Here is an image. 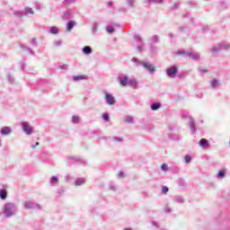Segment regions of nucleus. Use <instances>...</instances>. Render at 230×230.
<instances>
[{
	"label": "nucleus",
	"mask_w": 230,
	"mask_h": 230,
	"mask_svg": "<svg viewBox=\"0 0 230 230\" xmlns=\"http://www.w3.org/2000/svg\"><path fill=\"white\" fill-rule=\"evenodd\" d=\"M124 121H125L126 123H133V122H134V118H132V117H128V118H126V119H124Z\"/></svg>",
	"instance_id": "nucleus-44"
},
{
	"label": "nucleus",
	"mask_w": 230,
	"mask_h": 230,
	"mask_svg": "<svg viewBox=\"0 0 230 230\" xmlns=\"http://www.w3.org/2000/svg\"><path fill=\"white\" fill-rule=\"evenodd\" d=\"M1 136H10L12 134V128L5 126L0 129Z\"/></svg>",
	"instance_id": "nucleus-12"
},
{
	"label": "nucleus",
	"mask_w": 230,
	"mask_h": 230,
	"mask_svg": "<svg viewBox=\"0 0 230 230\" xmlns=\"http://www.w3.org/2000/svg\"><path fill=\"white\" fill-rule=\"evenodd\" d=\"M40 143L39 142H36L35 145L31 146V148H36L37 146H39Z\"/></svg>",
	"instance_id": "nucleus-61"
},
{
	"label": "nucleus",
	"mask_w": 230,
	"mask_h": 230,
	"mask_svg": "<svg viewBox=\"0 0 230 230\" xmlns=\"http://www.w3.org/2000/svg\"><path fill=\"white\" fill-rule=\"evenodd\" d=\"M116 30L114 29V27H112V26H107L106 27V31L108 32V33H110V35H112V33L115 31Z\"/></svg>",
	"instance_id": "nucleus-40"
},
{
	"label": "nucleus",
	"mask_w": 230,
	"mask_h": 230,
	"mask_svg": "<svg viewBox=\"0 0 230 230\" xmlns=\"http://www.w3.org/2000/svg\"><path fill=\"white\" fill-rule=\"evenodd\" d=\"M187 4L189 5V6H195V2H193V1H189V2H187Z\"/></svg>",
	"instance_id": "nucleus-55"
},
{
	"label": "nucleus",
	"mask_w": 230,
	"mask_h": 230,
	"mask_svg": "<svg viewBox=\"0 0 230 230\" xmlns=\"http://www.w3.org/2000/svg\"><path fill=\"white\" fill-rule=\"evenodd\" d=\"M4 189L0 190V199L1 200H6V198L8 197V193L6 192V185H3Z\"/></svg>",
	"instance_id": "nucleus-15"
},
{
	"label": "nucleus",
	"mask_w": 230,
	"mask_h": 230,
	"mask_svg": "<svg viewBox=\"0 0 230 230\" xmlns=\"http://www.w3.org/2000/svg\"><path fill=\"white\" fill-rule=\"evenodd\" d=\"M177 73H179V68L175 66H172L166 70L168 78H175L177 76Z\"/></svg>",
	"instance_id": "nucleus-5"
},
{
	"label": "nucleus",
	"mask_w": 230,
	"mask_h": 230,
	"mask_svg": "<svg viewBox=\"0 0 230 230\" xmlns=\"http://www.w3.org/2000/svg\"><path fill=\"white\" fill-rule=\"evenodd\" d=\"M68 159V164L71 166L72 164H76L85 163V161L82 160L80 157H75V156H70L67 158Z\"/></svg>",
	"instance_id": "nucleus-10"
},
{
	"label": "nucleus",
	"mask_w": 230,
	"mask_h": 230,
	"mask_svg": "<svg viewBox=\"0 0 230 230\" xmlns=\"http://www.w3.org/2000/svg\"><path fill=\"white\" fill-rule=\"evenodd\" d=\"M20 48H22V49H25V51H27L29 49L28 47H26L25 45H22V44L20 45Z\"/></svg>",
	"instance_id": "nucleus-59"
},
{
	"label": "nucleus",
	"mask_w": 230,
	"mask_h": 230,
	"mask_svg": "<svg viewBox=\"0 0 230 230\" xmlns=\"http://www.w3.org/2000/svg\"><path fill=\"white\" fill-rule=\"evenodd\" d=\"M128 85H129V87H132V89H137V80L134 78H129Z\"/></svg>",
	"instance_id": "nucleus-19"
},
{
	"label": "nucleus",
	"mask_w": 230,
	"mask_h": 230,
	"mask_svg": "<svg viewBox=\"0 0 230 230\" xmlns=\"http://www.w3.org/2000/svg\"><path fill=\"white\" fill-rule=\"evenodd\" d=\"M187 58H190V60H200V54L189 51V53H187Z\"/></svg>",
	"instance_id": "nucleus-11"
},
{
	"label": "nucleus",
	"mask_w": 230,
	"mask_h": 230,
	"mask_svg": "<svg viewBox=\"0 0 230 230\" xmlns=\"http://www.w3.org/2000/svg\"><path fill=\"white\" fill-rule=\"evenodd\" d=\"M80 119V117L76 116V115H74L72 117V121L73 123H78V120Z\"/></svg>",
	"instance_id": "nucleus-45"
},
{
	"label": "nucleus",
	"mask_w": 230,
	"mask_h": 230,
	"mask_svg": "<svg viewBox=\"0 0 230 230\" xmlns=\"http://www.w3.org/2000/svg\"><path fill=\"white\" fill-rule=\"evenodd\" d=\"M148 4H152L154 3L155 4H163L164 3V0H146Z\"/></svg>",
	"instance_id": "nucleus-29"
},
{
	"label": "nucleus",
	"mask_w": 230,
	"mask_h": 230,
	"mask_svg": "<svg viewBox=\"0 0 230 230\" xmlns=\"http://www.w3.org/2000/svg\"><path fill=\"white\" fill-rule=\"evenodd\" d=\"M150 40L154 44H159V42H160L159 36L156 34L153 35Z\"/></svg>",
	"instance_id": "nucleus-30"
},
{
	"label": "nucleus",
	"mask_w": 230,
	"mask_h": 230,
	"mask_svg": "<svg viewBox=\"0 0 230 230\" xmlns=\"http://www.w3.org/2000/svg\"><path fill=\"white\" fill-rule=\"evenodd\" d=\"M142 66L144 67V69H146V71H148L149 75H154V73H155V66H154V65H152L150 62H142Z\"/></svg>",
	"instance_id": "nucleus-6"
},
{
	"label": "nucleus",
	"mask_w": 230,
	"mask_h": 230,
	"mask_svg": "<svg viewBox=\"0 0 230 230\" xmlns=\"http://www.w3.org/2000/svg\"><path fill=\"white\" fill-rule=\"evenodd\" d=\"M17 211H19L17 205L13 202H6L4 206V218H12V217H15L17 215Z\"/></svg>",
	"instance_id": "nucleus-1"
},
{
	"label": "nucleus",
	"mask_w": 230,
	"mask_h": 230,
	"mask_svg": "<svg viewBox=\"0 0 230 230\" xmlns=\"http://www.w3.org/2000/svg\"><path fill=\"white\" fill-rule=\"evenodd\" d=\"M175 202H178L179 204H183L184 203V198L181 196H176L174 198Z\"/></svg>",
	"instance_id": "nucleus-35"
},
{
	"label": "nucleus",
	"mask_w": 230,
	"mask_h": 230,
	"mask_svg": "<svg viewBox=\"0 0 230 230\" xmlns=\"http://www.w3.org/2000/svg\"><path fill=\"white\" fill-rule=\"evenodd\" d=\"M181 118L183 119H189L188 125L190 127V132H192V134H195L197 132V127H196V124H195V120L191 117H190V114L188 113V111H181Z\"/></svg>",
	"instance_id": "nucleus-2"
},
{
	"label": "nucleus",
	"mask_w": 230,
	"mask_h": 230,
	"mask_svg": "<svg viewBox=\"0 0 230 230\" xmlns=\"http://www.w3.org/2000/svg\"><path fill=\"white\" fill-rule=\"evenodd\" d=\"M15 17H19L20 19L22 18V16L25 15L24 11H15L14 12Z\"/></svg>",
	"instance_id": "nucleus-34"
},
{
	"label": "nucleus",
	"mask_w": 230,
	"mask_h": 230,
	"mask_svg": "<svg viewBox=\"0 0 230 230\" xmlns=\"http://www.w3.org/2000/svg\"><path fill=\"white\" fill-rule=\"evenodd\" d=\"M21 69L22 71H24V69H26V63H24V61L21 62Z\"/></svg>",
	"instance_id": "nucleus-52"
},
{
	"label": "nucleus",
	"mask_w": 230,
	"mask_h": 230,
	"mask_svg": "<svg viewBox=\"0 0 230 230\" xmlns=\"http://www.w3.org/2000/svg\"><path fill=\"white\" fill-rule=\"evenodd\" d=\"M118 81L122 87H127L128 85V82L130 81V78H128V75H123L118 77Z\"/></svg>",
	"instance_id": "nucleus-8"
},
{
	"label": "nucleus",
	"mask_w": 230,
	"mask_h": 230,
	"mask_svg": "<svg viewBox=\"0 0 230 230\" xmlns=\"http://www.w3.org/2000/svg\"><path fill=\"white\" fill-rule=\"evenodd\" d=\"M27 51L30 52L31 55H32L33 57H35V52L31 49H27Z\"/></svg>",
	"instance_id": "nucleus-57"
},
{
	"label": "nucleus",
	"mask_w": 230,
	"mask_h": 230,
	"mask_svg": "<svg viewBox=\"0 0 230 230\" xmlns=\"http://www.w3.org/2000/svg\"><path fill=\"white\" fill-rule=\"evenodd\" d=\"M110 189L111 190V191H116V190H118V187H116L113 182H111Z\"/></svg>",
	"instance_id": "nucleus-46"
},
{
	"label": "nucleus",
	"mask_w": 230,
	"mask_h": 230,
	"mask_svg": "<svg viewBox=\"0 0 230 230\" xmlns=\"http://www.w3.org/2000/svg\"><path fill=\"white\" fill-rule=\"evenodd\" d=\"M226 173H227V169L223 168L222 170L218 171L217 174V179H224L226 177Z\"/></svg>",
	"instance_id": "nucleus-17"
},
{
	"label": "nucleus",
	"mask_w": 230,
	"mask_h": 230,
	"mask_svg": "<svg viewBox=\"0 0 230 230\" xmlns=\"http://www.w3.org/2000/svg\"><path fill=\"white\" fill-rule=\"evenodd\" d=\"M210 51L212 55H218V52L222 51L220 49L219 44L217 43L216 46H214L212 49H210Z\"/></svg>",
	"instance_id": "nucleus-20"
},
{
	"label": "nucleus",
	"mask_w": 230,
	"mask_h": 230,
	"mask_svg": "<svg viewBox=\"0 0 230 230\" xmlns=\"http://www.w3.org/2000/svg\"><path fill=\"white\" fill-rule=\"evenodd\" d=\"M75 186H82V184H85V179L78 178L75 181Z\"/></svg>",
	"instance_id": "nucleus-27"
},
{
	"label": "nucleus",
	"mask_w": 230,
	"mask_h": 230,
	"mask_svg": "<svg viewBox=\"0 0 230 230\" xmlns=\"http://www.w3.org/2000/svg\"><path fill=\"white\" fill-rule=\"evenodd\" d=\"M179 6H181V3L175 2L173 5L170 7V10L175 12V10H179Z\"/></svg>",
	"instance_id": "nucleus-32"
},
{
	"label": "nucleus",
	"mask_w": 230,
	"mask_h": 230,
	"mask_svg": "<svg viewBox=\"0 0 230 230\" xmlns=\"http://www.w3.org/2000/svg\"><path fill=\"white\" fill-rule=\"evenodd\" d=\"M119 177H123V172L120 171V172H119Z\"/></svg>",
	"instance_id": "nucleus-64"
},
{
	"label": "nucleus",
	"mask_w": 230,
	"mask_h": 230,
	"mask_svg": "<svg viewBox=\"0 0 230 230\" xmlns=\"http://www.w3.org/2000/svg\"><path fill=\"white\" fill-rule=\"evenodd\" d=\"M131 62H133L137 67H139L140 66H143V62H140V60L137 59V58H133L131 59Z\"/></svg>",
	"instance_id": "nucleus-31"
},
{
	"label": "nucleus",
	"mask_w": 230,
	"mask_h": 230,
	"mask_svg": "<svg viewBox=\"0 0 230 230\" xmlns=\"http://www.w3.org/2000/svg\"><path fill=\"white\" fill-rule=\"evenodd\" d=\"M55 182H58V177H57V176H52V177L50 178L49 183H50V184H55Z\"/></svg>",
	"instance_id": "nucleus-41"
},
{
	"label": "nucleus",
	"mask_w": 230,
	"mask_h": 230,
	"mask_svg": "<svg viewBox=\"0 0 230 230\" xmlns=\"http://www.w3.org/2000/svg\"><path fill=\"white\" fill-rule=\"evenodd\" d=\"M218 44H219V48H220L221 51H229L230 43L226 42V41H221Z\"/></svg>",
	"instance_id": "nucleus-14"
},
{
	"label": "nucleus",
	"mask_w": 230,
	"mask_h": 230,
	"mask_svg": "<svg viewBox=\"0 0 230 230\" xmlns=\"http://www.w3.org/2000/svg\"><path fill=\"white\" fill-rule=\"evenodd\" d=\"M189 52L190 50H178L177 55H186V57H188Z\"/></svg>",
	"instance_id": "nucleus-42"
},
{
	"label": "nucleus",
	"mask_w": 230,
	"mask_h": 230,
	"mask_svg": "<svg viewBox=\"0 0 230 230\" xmlns=\"http://www.w3.org/2000/svg\"><path fill=\"white\" fill-rule=\"evenodd\" d=\"M149 51L151 53H155L157 51V48L155 46H154V44L150 43L149 44Z\"/></svg>",
	"instance_id": "nucleus-39"
},
{
	"label": "nucleus",
	"mask_w": 230,
	"mask_h": 230,
	"mask_svg": "<svg viewBox=\"0 0 230 230\" xmlns=\"http://www.w3.org/2000/svg\"><path fill=\"white\" fill-rule=\"evenodd\" d=\"M102 119L103 121H105L106 123H109L111 117L109 116V113H103L102 114Z\"/></svg>",
	"instance_id": "nucleus-38"
},
{
	"label": "nucleus",
	"mask_w": 230,
	"mask_h": 230,
	"mask_svg": "<svg viewBox=\"0 0 230 230\" xmlns=\"http://www.w3.org/2000/svg\"><path fill=\"white\" fill-rule=\"evenodd\" d=\"M82 52L84 55H91V53H93V49L91 46H84L82 49Z\"/></svg>",
	"instance_id": "nucleus-21"
},
{
	"label": "nucleus",
	"mask_w": 230,
	"mask_h": 230,
	"mask_svg": "<svg viewBox=\"0 0 230 230\" xmlns=\"http://www.w3.org/2000/svg\"><path fill=\"white\" fill-rule=\"evenodd\" d=\"M191 155H185V157H184V163H185V164H190V163H191Z\"/></svg>",
	"instance_id": "nucleus-37"
},
{
	"label": "nucleus",
	"mask_w": 230,
	"mask_h": 230,
	"mask_svg": "<svg viewBox=\"0 0 230 230\" xmlns=\"http://www.w3.org/2000/svg\"><path fill=\"white\" fill-rule=\"evenodd\" d=\"M27 51L30 52L31 55H32L33 57H35V52L31 49H27Z\"/></svg>",
	"instance_id": "nucleus-56"
},
{
	"label": "nucleus",
	"mask_w": 230,
	"mask_h": 230,
	"mask_svg": "<svg viewBox=\"0 0 230 230\" xmlns=\"http://www.w3.org/2000/svg\"><path fill=\"white\" fill-rule=\"evenodd\" d=\"M119 12H120L122 13H127L128 9H127V7H120V8H119Z\"/></svg>",
	"instance_id": "nucleus-48"
},
{
	"label": "nucleus",
	"mask_w": 230,
	"mask_h": 230,
	"mask_svg": "<svg viewBox=\"0 0 230 230\" xmlns=\"http://www.w3.org/2000/svg\"><path fill=\"white\" fill-rule=\"evenodd\" d=\"M168 37L173 40L174 35L172 32H169Z\"/></svg>",
	"instance_id": "nucleus-60"
},
{
	"label": "nucleus",
	"mask_w": 230,
	"mask_h": 230,
	"mask_svg": "<svg viewBox=\"0 0 230 230\" xmlns=\"http://www.w3.org/2000/svg\"><path fill=\"white\" fill-rule=\"evenodd\" d=\"M22 128L27 136L33 134V128L28 124V122H22Z\"/></svg>",
	"instance_id": "nucleus-7"
},
{
	"label": "nucleus",
	"mask_w": 230,
	"mask_h": 230,
	"mask_svg": "<svg viewBox=\"0 0 230 230\" xmlns=\"http://www.w3.org/2000/svg\"><path fill=\"white\" fill-rule=\"evenodd\" d=\"M161 170H163V172H166L168 170V165L166 164H163L161 165Z\"/></svg>",
	"instance_id": "nucleus-47"
},
{
	"label": "nucleus",
	"mask_w": 230,
	"mask_h": 230,
	"mask_svg": "<svg viewBox=\"0 0 230 230\" xmlns=\"http://www.w3.org/2000/svg\"><path fill=\"white\" fill-rule=\"evenodd\" d=\"M24 209L40 210L42 206L33 201H25L23 205Z\"/></svg>",
	"instance_id": "nucleus-3"
},
{
	"label": "nucleus",
	"mask_w": 230,
	"mask_h": 230,
	"mask_svg": "<svg viewBox=\"0 0 230 230\" xmlns=\"http://www.w3.org/2000/svg\"><path fill=\"white\" fill-rule=\"evenodd\" d=\"M76 26V22L74 20H69L66 23V31H71L73 28Z\"/></svg>",
	"instance_id": "nucleus-16"
},
{
	"label": "nucleus",
	"mask_w": 230,
	"mask_h": 230,
	"mask_svg": "<svg viewBox=\"0 0 230 230\" xmlns=\"http://www.w3.org/2000/svg\"><path fill=\"white\" fill-rule=\"evenodd\" d=\"M59 67H60V69L66 70V69H68L69 66H67V64H64V65H60Z\"/></svg>",
	"instance_id": "nucleus-50"
},
{
	"label": "nucleus",
	"mask_w": 230,
	"mask_h": 230,
	"mask_svg": "<svg viewBox=\"0 0 230 230\" xmlns=\"http://www.w3.org/2000/svg\"><path fill=\"white\" fill-rule=\"evenodd\" d=\"M210 85L213 89H217V87H218V85H220V82L218 81V79H213L210 82Z\"/></svg>",
	"instance_id": "nucleus-25"
},
{
	"label": "nucleus",
	"mask_w": 230,
	"mask_h": 230,
	"mask_svg": "<svg viewBox=\"0 0 230 230\" xmlns=\"http://www.w3.org/2000/svg\"><path fill=\"white\" fill-rule=\"evenodd\" d=\"M168 191H169V189H168L167 186H163L162 187V193H163V195H166V193H168Z\"/></svg>",
	"instance_id": "nucleus-43"
},
{
	"label": "nucleus",
	"mask_w": 230,
	"mask_h": 230,
	"mask_svg": "<svg viewBox=\"0 0 230 230\" xmlns=\"http://www.w3.org/2000/svg\"><path fill=\"white\" fill-rule=\"evenodd\" d=\"M59 30L58 29V27H55V26H52L49 28V32L51 34V35H58L59 33Z\"/></svg>",
	"instance_id": "nucleus-23"
},
{
	"label": "nucleus",
	"mask_w": 230,
	"mask_h": 230,
	"mask_svg": "<svg viewBox=\"0 0 230 230\" xmlns=\"http://www.w3.org/2000/svg\"><path fill=\"white\" fill-rule=\"evenodd\" d=\"M164 211H165V213H172V208H170V207L166 206L164 208Z\"/></svg>",
	"instance_id": "nucleus-53"
},
{
	"label": "nucleus",
	"mask_w": 230,
	"mask_h": 230,
	"mask_svg": "<svg viewBox=\"0 0 230 230\" xmlns=\"http://www.w3.org/2000/svg\"><path fill=\"white\" fill-rule=\"evenodd\" d=\"M199 145L201 148H208V146H209V142L206 138H201Z\"/></svg>",
	"instance_id": "nucleus-18"
},
{
	"label": "nucleus",
	"mask_w": 230,
	"mask_h": 230,
	"mask_svg": "<svg viewBox=\"0 0 230 230\" xmlns=\"http://www.w3.org/2000/svg\"><path fill=\"white\" fill-rule=\"evenodd\" d=\"M99 26L100 25L98 24V22H94L93 24V27H92V33H93V35H96V33L98 32Z\"/></svg>",
	"instance_id": "nucleus-28"
},
{
	"label": "nucleus",
	"mask_w": 230,
	"mask_h": 230,
	"mask_svg": "<svg viewBox=\"0 0 230 230\" xmlns=\"http://www.w3.org/2000/svg\"><path fill=\"white\" fill-rule=\"evenodd\" d=\"M108 6L112 7V1L108 2Z\"/></svg>",
	"instance_id": "nucleus-63"
},
{
	"label": "nucleus",
	"mask_w": 230,
	"mask_h": 230,
	"mask_svg": "<svg viewBox=\"0 0 230 230\" xmlns=\"http://www.w3.org/2000/svg\"><path fill=\"white\" fill-rule=\"evenodd\" d=\"M178 31H184V27H179Z\"/></svg>",
	"instance_id": "nucleus-62"
},
{
	"label": "nucleus",
	"mask_w": 230,
	"mask_h": 230,
	"mask_svg": "<svg viewBox=\"0 0 230 230\" xmlns=\"http://www.w3.org/2000/svg\"><path fill=\"white\" fill-rule=\"evenodd\" d=\"M113 141H118V143H121V141H123L122 137H113Z\"/></svg>",
	"instance_id": "nucleus-49"
},
{
	"label": "nucleus",
	"mask_w": 230,
	"mask_h": 230,
	"mask_svg": "<svg viewBox=\"0 0 230 230\" xmlns=\"http://www.w3.org/2000/svg\"><path fill=\"white\" fill-rule=\"evenodd\" d=\"M86 75H73L72 80L73 82H80L82 80H86Z\"/></svg>",
	"instance_id": "nucleus-22"
},
{
	"label": "nucleus",
	"mask_w": 230,
	"mask_h": 230,
	"mask_svg": "<svg viewBox=\"0 0 230 230\" xmlns=\"http://www.w3.org/2000/svg\"><path fill=\"white\" fill-rule=\"evenodd\" d=\"M62 19H64L65 21L73 19V12L71 11V9H67L66 12L63 13Z\"/></svg>",
	"instance_id": "nucleus-13"
},
{
	"label": "nucleus",
	"mask_w": 230,
	"mask_h": 230,
	"mask_svg": "<svg viewBox=\"0 0 230 230\" xmlns=\"http://www.w3.org/2000/svg\"><path fill=\"white\" fill-rule=\"evenodd\" d=\"M76 3V0H64L63 4L65 6H69V4H75Z\"/></svg>",
	"instance_id": "nucleus-33"
},
{
	"label": "nucleus",
	"mask_w": 230,
	"mask_h": 230,
	"mask_svg": "<svg viewBox=\"0 0 230 230\" xmlns=\"http://www.w3.org/2000/svg\"><path fill=\"white\" fill-rule=\"evenodd\" d=\"M7 78L11 84H13V77L12 76V75L8 74Z\"/></svg>",
	"instance_id": "nucleus-51"
},
{
	"label": "nucleus",
	"mask_w": 230,
	"mask_h": 230,
	"mask_svg": "<svg viewBox=\"0 0 230 230\" xmlns=\"http://www.w3.org/2000/svg\"><path fill=\"white\" fill-rule=\"evenodd\" d=\"M24 13H25V15H28V13H31V15H33V13H35V12H33V9H31V7H25Z\"/></svg>",
	"instance_id": "nucleus-36"
},
{
	"label": "nucleus",
	"mask_w": 230,
	"mask_h": 230,
	"mask_svg": "<svg viewBox=\"0 0 230 230\" xmlns=\"http://www.w3.org/2000/svg\"><path fill=\"white\" fill-rule=\"evenodd\" d=\"M128 8H136V0H125Z\"/></svg>",
	"instance_id": "nucleus-26"
},
{
	"label": "nucleus",
	"mask_w": 230,
	"mask_h": 230,
	"mask_svg": "<svg viewBox=\"0 0 230 230\" xmlns=\"http://www.w3.org/2000/svg\"><path fill=\"white\" fill-rule=\"evenodd\" d=\"M54 44H55V46H62V41H60V40L55 41Z\"/></svg>",
	"instance_id": "nucleus-58"
},
{
	"label": "nucleus",
	"mask_w": 230,
	"mask_h": 230,
	"mask_svg": "<svg viewBox=\"0 0 230 230\" xmlns=\"http://www.w3.org/2000/svg\"><path fill=\"white\" fill-rule=\"evenodd\" d=\"M31 44L37 48V40L36 39H32L31 41Z\"/></svg>",
	"instance_id": "nucleus-54"
},
{
	"label": "nucleus",
	"mask_w": 230,
	"mask_h": 230,
	"mask_svg": "<svg viewBox=\"0 0 230 230\" xmlns=\"http://www.w3.org/2000/svg\"><path fill=\"white\" fill-rule=\"evenodd\" d=\"M134 40L138 44L137 46V51H139V53L143 52V49L145 48V41L143 40V38L141 37V35L135 34Z\"/></svg>",
	"instance_id": "nucleus-4"
},
{
	"label": "nucleus",
	"mask_w": 230,
	"mask_h": 230,
	"mask_svg": "<svg viewBox=\"0 0 230 230\" xmlns=\"http://www.w3.org/2000/svg\"><path fill=\"white\" fill-rule=\"evenodd\" d=\"M105 101L108 105H115L116 104V99L112 94L109 93H105Z\"/></svg>",
	"instance_id": "nucleus-9"
},
{
	"label": "nucleus",
	"mask_w": 230,
	"mask_h": 230,
	"mask_svg": "<svg viewBox=\"0 0 230 230\" xmlns=\"http://www.w3.org/2000/svg\"><path fill=\"white\" fill-rule=\"evenodd\" d=\"M161 109V102H153L151 104V111H159Z\"/></svg>",
	"instance_id": "nucleus-24"
}]
</instances>
